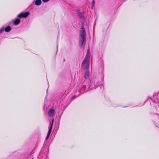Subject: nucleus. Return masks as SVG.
Instances as JSON below:
<instances>
[{"label": "nucleus", "instance_id": "ddd939ff", "mask_svg": "<svg viewBox=\"0 0 159 159\" xmlns=\"http://www.w3.org/2000/svg\"><path fill=\"white\" fill-rule=\"evenodd\" d=\"M23 12H21L17 15V17L19 18H23Z\"/></svg>", "mask_w": 159, "mask_h": 159}, {"label": "nucleus", "instance_id": "39448f33", "mask_svg": "<svg viewBox=\"0 0 159 159\" xmlns=\"http://www.w3.org/2000/svg\"><path fill=\"white\" fill-rule=\"evenodd\" d=\"M11 30V27L10 26H8L6 27L4 29V30L3 28H1V33H2L3 31L4 30L6 32H9Z\"/></svg>", "mask_w": 159, "mask_h": 159}, {"label": "nucleus", "instance_id": "dca6fc26", "mask_svg": "<svg viewBox=\"0 0 159 159\" xmlns=\"http://www.w3.org/2000/svg\"><path fill=\"white\" fill-rule=\"evenodd\" d=\"M50 0H42V1L44 2H48Z\"/></svg>", "mask_w": 159, "mask_h": 159}, {"label": "nucleus", "instance_id": "0eeeda50", "mask_svg": "<svg viewBox=\"0 0 159 159\" xmlns=\"http://www.w3.org/2000/svg\"><path fill=\"white\" fill-rule=\"evenodd\" d=\"M53 120H52V122L51 124L50 127V128H49L48 131V134H47V135H48L49 136H50V134L52 130V125H53Z\"/></svg>", "mask_w": 159, "mask_h": 159}, {"label": "nucleus", "instance_id": "20e7f679", "mask_svg": "<svg viewBox=\"0 0 159 159\" xmlns=\"http://www.w3.org/2000/svg\"><path fill=\"white\" fill-rule=\"evenodd\" d=\"M89 58L85 57L81 65V66L83 69H88L89 66Z\"/></svg>", "mask_w": 159, "mask_h": 159}, {"label": "nucleus", "instance_id": "4468645a", "mask_svg": "<svg viewBox=\"0 0 159 159\" xmlns=\"http://www.w3.org/2000/svg\"><path fill=\"white\" fill-rule=\"evenodd\" d=\"M94 3H95V2H94V0H93L91 3V6H92V7H91V8L92 9H93V7L94 6Z\"/></svg>", "mask_w": 159, "mask_h": 159}, {"label": "nucleus", "instance_id": "6e6552de", "mask_svg": "<svg viewBox=\"0 0 159 159\" xmlns=\"http://www.w3.org/2000/svg\"><path fill=\"white\" fill-rule=\"evenodd\" d=\"M89 76V73L88 70H87L84 73V77L85 79H88Z\"/></svg>", "mask_w": 159, "mask_h": 159}, {"label": "nucleus", "instance_id": "7ed1b4c3", "mask_svg": "<svg viewBox=\"0 0 159 159\" xmlns=\"http://www.w3.org/2000/svg\"><path fill=\"white\" fill-rule=\"evenodd\" d=\"M153 98V101L154 103V105L157 111L159 112V93L154 95Z\"/></svg>", "mask_w": 159, "mask_h": 159}, {"label": "nucleus", "instance_id": "9d476101", "mask_svg": "<svg viewBox=\"0 0 159 159\" xmlns=\"http://www.w3.org/2000/svg\"><path fill=\"white\" fill-rule=\"evenodd\" d=\"M85 57L89 59L90 58V51L89 49L87 50V54Z\"/></svg>", "mask_w": 159, "mask_h": 159}, {"label": "nucleus", "instance_id": "2eb2a0df", "mask_svg": "<svg viewBox=\"0 0 159 159\" xmlns=\"http://www.w3.org/2000/svg\"><path fill=\"white\" fill-rule=\"evenodd\" d=\"M78 15L80 17H82L83 16L82 13L81 12H79L78 13Z\"/></svg>", "mask_w": 159, "mask_h": 159}, {"label": "nucleus", "instance_id": "423d86ee", "mask_svg": "<svg viewBox=\"0 0 159 159\" xmlns=\"http://www.w3.org/2000/svg\"><path fill=\"white\" fill-rule=\"evenodd\" d=\"M48 114L50 116H53L55 115V110L53 109H50L48 111Z\"/></svg>", "mask_w": 159, "mask_h": 159}, {"label": "nucleus", "instance_id": "f8f14e48", "mask_svg": "<svg viewBox=\"0 0 159 159\" xmlns=\"http://www.w3.org/2000/svg\"><path fill=\"white\" fill-rule=\"evenodd\" d=\"M29 14L30 13L28 11H26L24 13H23V18H26L29 15Z\"/></svg>", "mask_w": 159, "mask_h": 159}, {"label": "nucleus", "instance_id": "a211bd4d", "mask_svg": "<svg viewBox=\"0 0 159 159\" xmlns=\"http://www.w3.org/2000/svg\"><path fill=\"white\" fill-rule=\"evenodd\" d=\"M57 47H58V46L57 45Z\"/></svg>", "mask_w": 159, "mask_h": 159}, {"label": "nucleus", "instance_id": "9b49d317", "mask_svg": "<svg viewBox=\"0 0 159 159\" xmlns=\"http://www.w3.org/2000/svg\"><path fill=\"white\" fill-rule=\"evenodd\" d=\"M20 22V20L19 19H16L14 21V24L15 25H16L19 24Z\"/></svg>", "mask_w": 159, "mask_h": 159}, {"label": "nucleus", "instance_id": "1a4fd4ad", "mask_svg": "<svg viewBox=\"0 0 159 159\" xmlns=\"http://www.w3.org/2000/svg\"><path fill=\"white\" fill-rule=\"evenodd\" d=\"M42 3L41 0H36L34 2V4L37 6H39Z\"/></svg>", "mask_w": 159, "mask_h": 159}, {"label": "nucleus", "instance_id": "f03ea898", "mask_svg": "<svg viewBox=\"0 0 159 159\" xmlns=\"http://www.w3.org/2000/svg\"><path fill=\"white\" fill-rule=\"evenodd\" d=\"M81 30L80 32L79 36L80 41L79 44L80 47H81L86 39V33L84 27L82 26L81 27Z\"/></svg>", "mask_w": 159, "mask_h": 159}, {"label": "nucleus", "instance_id": "f257e3e1", "mask_svg": "<svg viewBox=\"0 0 159 159\" xmlns=\"http://www.w3.org/2000/svg\"><path fill=\"white\" fill-rule=\"evenodd\" d=\"M90 85L87 84L86 85H85V82L84 81L83 84H84L81 87V89L80 90H79V92L82 93L83 91L86 89V86H87L90 89H95L99 84L98 82H96V83L95 81L94 80H90Z\"/></svg>", "mask_w": 159, "mask_h": 159}, {"label": "nucleus", "instance_id": "f3484780", "mask_svg": "<svg viewBox=\"0 0 159 159\" xmlns=\"http://www.w3.org/2000/svg\"><path fill=\"white\" fill-rule=\"evenodd\" d=\"M49 136L47 135V136L46 138V139L47 140L48 139V138H49Z\"/></svg>", "mask_w": 159, "mask_h": 159}]
</instances>
